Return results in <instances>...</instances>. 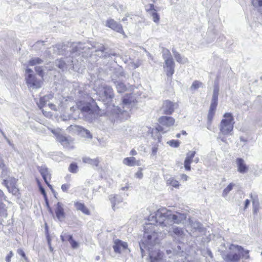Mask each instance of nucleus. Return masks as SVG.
Returning <instances> with one entry per match:
<instances>
[{
  "instance_id": "f257e3e1",
  "label": "nucleus",
  "mask_w": 262,
  "mask_h": 262,
  "mask_svg": "<svg viewBox=\"0 0 262 262\" xmlns=\"http://www.w3.org/2000/svg\"><path fill=\"white\" fill-rule=\"evenodd\" d=\"M162 234L161 232L158 231L157 225L149 223L144 227V232L141 243H140V248L142 256L145 253V250L148 251L151 262H160L161 260L162 253L156 247Z\"/></svg>"
},
{
  "instance_id": "f03ea898",
  "label": "nucleus",
  "mask_w": 262,
  "mask_h": 262,
  "mask_svg": "<svg viewBox=\"0 0 262 262\" xmlns=\"http://www.w3.org/2000/svg\"><path fill=\"white\" fill-rule=\"evenodd\" d=\"M186 214L176 212L173 214L170 210L163 208L158 210L155 214L149 216V221H155L161 226L171 225L173 223L180 224L185 220Z\"/></svg>"
},
{
  "instance_id": "7ed1b4c3",
  "label": "nucleus",
  "mask_w": 262,
  "mask_h": 262,
  "mask_svg": "<svg viewBox=\"0 0 262 262\" xmlns=\"http://www.w3.org/2000/svg\"><path fill=\"white\" fill-rule=\"evenodd\" d=\"M75 89L74 91L75 95L78 98L79 101L77 103V105L85 117H88V119H91L94 116V111L91 108V104L87 101L90 99L87 93L85 92L83 86L75 85Z\"/></svg>"
},
{
  "instance_id": "20e7f679",
  "label": "nucleus",
  "mask_w": 262,
  "mask_h": 262,
  "mask_svg": "<svg viewBox=\"0 0 262 262\" xmlns=\"http://www.w3.org/2000/svg\"><path fill=\"white\" fill-rule=\"evenodd\" d=\"M85 47L84 44L81 43H73L69 56L60 60H57L56 65L63 71L74 68V61L73 59L74 56L77 54L78 51H80V49H84Z\"/></svg>"
},
{
  "instance_id": "39448f33",
  "label": "nucleus",
  "mask_w": 262,
  "mask_h": 262,
  "mask_svg": "<svg viewBox=\"0 0 262 262\" xmlns=\"http://www.w3.org/2000/svg\"><path fill=\"white\" fill-rule=\"evenodd\" d=\"M223 117L219 125L220 134L224 135H230L234 124L233 116L230 113H226Z\"/></svg>"
},
{
  "instance_id": "423d86ee",
  "label": "nucleus",
  "mask_w": 262,
  "mask_h": 262,
  "mask_svg": "<svg viewBox=\"0 0 262 262\" xmlns=\"http://www.w3.org/2000/svg\"><path fill=\"white\" fill-rule=\"evenodd\" d=\"M82 43V42H80ZM82 44H84V46L86 47L84 49H80L79 52H80L81 50L86 51V50H89L92 48H94L95 49V52H96V55L102 58H106L110 57V56H117V54L115 53H108L106 51V49L105 48L104 45L101 43H99L98 42L94 43V45H91V47H90L88 44L85 43H82Z\"/></svg>"
},
{
  "instance_id": "0eeeda50",
  "label": "nucleus",
  "mask_w": 262,
  "mask_h": 262,
  "mask_svg": "<svg viewBox=\"0 0 262 262\" xmlns=\"http://www.w3.org/2000/svg\"><path fill=\"white\" fill-rule=\"evenodd\" d=\"M26 73L28 74V75L26 77V80L28 87L32 89H37L41 87L42 83L41 79H38L33 74V71L31 69H26Z\"/></svg>"
},
{
  "instance_id": "6e6552de",
  "label": "nucleus",
  "mask_w": 262,
  "mask_h": 262,
  "mask_svg": "<svg viewBox=\"0 0 262 262\" xmlns=\"http://www.w3.org/2000/svg\"><path fill=\"white\" fill-rule=\"evenodd\" d=\"M98 93L103 100L104 99L108 100V102L111 101L114 96L112 87L106 85H104L100 88Z\"/></svg>"
},
{
  "instance_id": "1a4fd4ad",
  "label": "nucleus",
  "mask_w": 262,
  "mask_h": 262,
  "mask_svg": "<svg viewBox=\"0 0 262 262\" xmlns=\"http://www.w3.org/2000/svg\"><path fill=\"white\" fill-rule=\"evenodd\" d=\"M67 129L69 131H72L74 133H79L84 138H87L90 139L92 138V135L90 132L80 126L71 125L68 127Z\"/></svg>"
},
{
  "instance_id": "9d476101",
  "label": "nucleus",
  "mask_w": 262,
  "mask_h": 262,
  "mask_svg": "<svg viewBox=\"0 0 262 262\" xmlns=\"http://www.w3.org/2000/svg\"><path fill=\"white\" fill-rule=\"evenodd\" d=\"M178 106L177 103L171 102L169 100L165 101L161 107V111L165 115H171Z\"/></svg>"
},
{
  "instance_id": "9b49d317",
  "label": "nucleus",
  "mask_w": 262,
  "mask_h": 262,
  "mask_svg": "<svg viewBox=\"0 0 262 262\" xmlns=\"http://www.w3.org/2000/svg\"><path fill=\"white\" fill-rule=\"evenodd\" d=\"M127 75L125 74L121 67L115 69L111 75L112 81L116 83L117 81H122L124 79L127 78Z\"/></svg>"
},
{
  "instance_id": "f8f14e48",
  "label": "nucleus",
  "mask_w": 262,
  "mask_h": 262,
  "mask_svg": "<svg viewBox=\"0 0 262 262\" xmlns=\"http://www.w3.org/2000/svg\"><path fill=\"white\" fill-rule=\"evenodd\" d=\"M170 225H168L167 226H166L167 228V229H166V232H170L171 230L172 229V232L174 234V238L175 239L178 238V241L180 242L181 239L184 238L185 235L184 230L182 228L178 227L177 226H173L172 227H170ZM161 227H164V226Z\"/></svg>"
},
{
  "instance_id": "ddd939ff",
  "label": "nucleus",
  "mask_w": 262,
  "mask_h": 262,
  "mask_svg": "<svg viewBox=\"0 0 262 262\" xmlns=\"http://www.w3.org/2000/svg\"><path fill=\"white\" fill-rule=\"evenodd\" d=\"M105 26L118 33L124 35L122 25L112 18H109L106 21Z\"/></svg>"
},
{
  "instance_id": "4468645a",
  "label": "nucleus",
  "mask_w": 262,
  "mask_h": 262,
  "mask_svg": "<svg viewBox=\"0 0 262 262\" xmlns=\"http://www.w3.org/2000/svg\"><path fill=\"white\" fill-rule=\"evenodd\" d=\"M113 248L116 253H120L127 248V244L126 242L117 239L114 241Z\"/></svg>"
},
{
  "instance_id": "2eb2a0df",
  "label": "nucleus",
  "mask_w": 262,
  "mask_h": 262,
  "mask_svg": "<svg viewBox=\"0 0 262 262\" xmlns=\"http://www.w3.org/2000/svg\"><path fill=\"white\" fill-rule=\"evenodd\" d=\"M223 258L225 262H238L241 258V255L231 251L223 254Z\"/></svg>"
},
{
  "instance_id": "dca6fc26",
  "label": "nucleus",
  "mask_w": 262,
  "mask_h": 262,
  "mask_svg": "<svg viewBox=\"0 0 262 262\" xmlns=\"http://www.w3.org/2000/svg\"><path fill=\"white\" fill-rule=\"evenodd\" d=\"M134 99L130 94L127 95L123 98L122 104L123 111L126 112L128 109H130L134 104Z\"/></svg>"
},
{
  "instance_id": "f3484780",
  "label": "nucleus",
  "mask_w": 262,
  "mask_h": 262,
  "mask_svg": "<svg viewBox=\"0 0 262 262\" xmlns=\"http://www.w3.org/2000/svg\"><path fill=\"white\" fill-rule=\"evenodd\" d=\"M229 249L230 250H233L234 249H236L237 251L241 253V257L242 256L243 258H245V259H248L250 258L249 250H244V249L242 246L232 244L230 245Z\"/></svg>"
},
{
  "instance_id": "a211bd4d",
  "label": "nucleus",
  "mask_w": 262,
  "mask_h": 262,
  "mask_svg": "<svg viewBox=\"0 0 262 262\" xmlns=\"http://www.w3.org/2000/svg\"><path fill=\"white\" fill-rule=\"evenodd\" d=\"M236 164L237 171L241 173H245L248 171V167L246 165L244 160L241 158H238L236 160Z\"/></svg>"
},
{
  "instance_id": "6ab92c4d",
  "label": "nucleus",
  "mask_w": 262,
  "mask_h": 262,
  "mask_svg": "<svg viewBox=\"0 0 262 262\" xmlns=\"http://www.w3.org/2000/svg\"><path fill=\"white\" fill-rule=\"evenodd\" d=\"M195 155V151H189L187 153L186 157L184 163V167L186 170H190V164L192 162V159L194 157Z\"/></svg>"
},
{
  "instance_id": "aec40b11",
  "label": "nucleus",
  "mask_w": 262,
  "mask_h": 262,
  "mask_svg": "<svg viewBox=\"0 0 262 262\" xmlns=\"http://www.w3.org/2000/svg\"><path fill=\"white\" fill-rule=\"evenodd\" d=\"M250 196L252 202L253 213L254 214H257L259 210V202L257 194H250Z\"/></svg>"
},
{
  "instance_id": "412c9836",
  "label": "nucleus",
  "mask_w": 262,
  "mask_h": 262,
  "mask_svg": "<svg viewBox=\"0 0 262 262\" xmlns=\"http://www.w3.org/2000/svg\"><path fill=\"white\" fill-rule=\"evenodd\" d=\"M159 122L162 125L170 127L174 123V119L171 117L162 116L159 118Z\"/></svg>"
},
{
  "instance_id": "4be33fe9",
  "label": "nucleus",
  "mask_w": 262,
  "mask_h": 262,
  "mask_svg": "<svg viewBox=\"0 0 262 262\" xmlns=\"http://www.w3.org/2000/svg\"><path fill=\"white\" fill-rule=\"evenodd\" d=\"M123 163L128 166H140V162L138 160H136L134 157L125 158L123 160Z\"/></svg>"
},
{
  "instance_id": "5701e85b",
  "label": "nucleus",
  "mask_w": 262,
  "mask_h": 262,
  "mask_svg": "<svg viewBox=\"0 0 262 262\" xmlns=\"http://www.w3.org/2000/svg\"><path fill=\"white\" fill-rule=\"evenodd\" d=\"M38 170L42 177L45 182H47L49 179H51V175L48 169L45 166H41L38 167Z\"/></svg>"
},
{
  "instance_id": "b1692460",
  "label": "nucleus",
  "mask_w": 262,
  "mask_h": 262,
  "mask_svg": "<svg viewBox=\"0 0 262 262\" xmlns=\"http://www.w3.org/2000/svg\"><path fill=\"white\" fill-rule=\"evenodd\" d=\"M109 199L111 202L112 208L114 210H115L117 205L122 202L121 197L118 195H111L109 196Z\"/></svg>"
},
{
  "instance_id": "393cba45",
  "label": "nucleus",
  "mask_w": 262,
  "mask_h": 262,
  "mask_svg": "<svg viewBox=\"0 0 262 262\" xmlns=\"http://www.w3.org/2000/svg\"><path fill=\"white\" fill-rule=\"evenodd\" d=\"M74 206L77 210L81 211L86 215L90 214V211L83 203L76 202L74 203Z\"/></svg>"
},
{
  "instance_id": "a878e982",
  "label": "nucleus",
  "mask_w": 262,
  "mask_h": 262,
  "mask_svg": "<svg viewBox=\"0 0 262 262\" xmlns=\"http://www.w3.org/2000/svg\"><path fill=\"white\" fill-rule=\"evenodd\" d=\"M166 253L169 255L173 254L175 256H183V251L181 250L180 246L178 245L175 249H168L166 250Z\"/></svg>"
},
{
  "instance_id": "bb28decb",
  "label": "nucleus",
  "mask_w": 262,
  "mask_h": 262,
  "mask_svg": "<svg viewBox=\"0 0 262 262\" xmlns=\"http://www.w3.org/2000/svg\"><path fill=\"white\" fill-rule=\"evenodd\" d=\"M55 213L58 220H60L64 217V210L60 203H57Z\"/></svg>"
},
{
  "instance_id": "cd10ccee",
  "label": "nucleus",
  "mask_w": 262,
  "mask_h": 262,
  "mask_svg": "<svg viewBox=\"0 0 262 262\" xmlns=\"http://www.w3.org/2000/svg\"><path fill=\"white\" fill-rule=\"evenodd\" d=\"M66 52V46L62 44H58L53 46V53L58 55L64 54Z\"/></svg>"
},
{
  "instance_id": "c85d7f7f",
  "label": "nucleus",
  "mask_w": 262,
  "mask_h": 262,
  "mask_svg": "<svg viewBox=\"0 0 262 262\" xmlns=\"http://www.w3.org/2000/svg\"><path fill=\"white\" fill-rule=\"evenodd\" d=\"M56 140L64 146H68L71 141L70 139L61 134L57 135Z\"/></svg>"
},
{
  "instance_id": "c756f323",
  "label": "nucleus",
  "mask_w": 262,
  "mask_h": 262,
  "mask_svg": "<svg viewBox=\"0 0 262 262\" xmlns=\"http://www.w3.org/2000/svg\"><path fill=\"white\" fill-rule=\"evenodd\" d=\"M166 184L175 188H178L180 186L179 182L171 176H166L165 178Z\"/></svg>"
},
{
  "instance_id": "7c9ffc66",
  "label": "nucleus",
  "mask_w": 262,
  "mask_h": 262,
  "mask_svg": "<svg viewBox=\"0 0 262 262\" xmlns=\"http://www.w3.org/2000/svg\"><path fill=\"white\" fill-rule=\"evenodd\" d=\"M172 52L173 56L177 62L182 64H185L188 62V60L187 58L185 57L184 56H182L178 52L175 50H172Z\"/></svg>"
},
{
  "instance_id": "2f4dec72",
  "label": "nucleus",
  "mask_w": 262,
  "mask_h": 262,
  "mask_svg": "<svg viewBox=\"0 0 262 262\" xmlns=\"http://www.w3.org/2000/svg\"><path fill=\"white\" fill-rule=\"evenodd\" d=\"M116 85V88L117 90V92L119 93H124L127 90V87L126 85L122 82V81H117L116 83H114Z\"/></svg>"
},
{
  "instance_id": "473e14b6",
  "label": "nucleus",
  "mask_w": 262,
  "mask_h": 262,
  "mask_svg": "<svg viewBox=\"0 0 262 262\" xmlns=\"http://www.w3.org/2000/svg\"><path fill=\"white\" fill-rule=\"evenodd\" d=\"M53 98V95L52 94H50L48 95H46L43 97L40 98V105L39 106L43 107L46 105L47 101H49L50 99Z\"/></svg>"
},
{
  "instance_id": "72a5a7b5",
  "label": "nucleus",
  "mask_w": 262,
  "mask_h": 262,
  "mask_svg": "<svg viewBox=\"0 0 262 262\" xmlns=\"http://www.w3.org/2000/svg\"><path fill=\"white\" fill-rule=\"evenodd\" d=\"M82 161L84 163H88L93 166H98L99 161L96 159H92L89 157H84L82 159Z\"/></svg>"
},
{
  "instance_id": "f704fd0d",
  "label": "nucleus",
  "mask_w": 262,
  "mask_h": 262,
  "mask_svg": "<svg viewBox=\"0 0 262 262\" xmlns=\"http://www.w3.org/2000/svg\"><path fill=\"white\" fill-rule=\"evenodd\" d=\"M189 223L191 227L195 230L201 231L202 228V224L196 221L190 220Z\"/></svg>"
},
{
  "instance_id": "c9c22d12",
  "label": "nucleus",
  "mask_w": 262,
  "mask_h": 262,
  "mask_svg": "<svg viewBox=\"0 0 262 262\" xmlns=\"http://www.w3.org/2000/svg\"><path fill=\"white\" fill-rule=\"evenodd\" d=\"M235 186V184L233 183H230L223 190L222 196L226 197L228 194L232 190L233 187Z\"/></svg>"
},
{
  "instance_id": "e433bc0d",
  "label": "nucleus",
  "mask_w": 262,
  "mask_h": 262,
  "mask_svg": "<svg viewBox=\"0 0 262 262\" xmlns=\"http://www.w3.org/2000/svg\"><path fill=\"white\" fill-rule=\"evenodd\" d=\"M253 6L258 8V11L262 14V0H252Z\"/></svg>"
},
{
  "instance_id": "4c0bfd02",
  "label": "nucleus",
  "mask_w": 262,
  "mask_h": 262,
  "mask_svg": "<svg viewBox=\"0 0 262 262\" xmlns=\"http://www.w3.org/2000/svg\"><path fill=\"white\" fill-rule=\"evenodd\" d=\"M162 54L163 58L164 60L172 58L170 51L167 49H163Z\"/></svg>"
},
{
  "instance_id": "58836bf2",
  "label": "nucleus",
  "mask_w": 262,
  "mask_h": 262,
  "mask_svg": "<svg viewBox=\"0 0 262 262\" xmlns=\"http://www.w3.org/2000/svg\"><path fill=\"white\" fill-rule=\"evenodd\" d=\"M162 54L163 58L164 60L172 58L170 51L167 49H163Z\"/></svg>"
},
{
  "instance_id": "ea45409f",
  "label": "nucleus",
  "mask_w": 262,
  "mask_h": 262,
  "mask_svg": "<svg viewBox=\"0 0 262 262\" xmlns=\"http://www.w3.org/2000/svg\"><path fill=\"white\" fill-rule=\"evenodd\" d=\"M166 75L168 77H171L174 72V67H164Z\"/></svg>"
},
{
  "instance_id": "a19ab883",
  "label": "nucleus",
  "mask_w": 262,
  "mask_h": 262,
  "mask_svg": "<svg viewBox=\"0 0 262 262\" xmlns=\"http://www.w3.org/2000/svg\"><path fill=\"white\" fill-rule=\"evenodd\" d=\"M203 86V83L201 81L195 80L193 82L192 85L190 86V89L191 90H195L199 89V88Z\"/></svg>"
},
{
  "instance_id": "79ce46f5",
  "label": "nucleus",
  "mask_w": 262,
  "mask_h": 262,
  "mask_svg": "<svg viewBox=\"0 0 262 262\" xmlns=\"http://www.w3.org/2000/svg\"><path fill=\"white\" fill-rule=\"evenodd\" d=\"M215 114V112L209 111L208 114V122H207V128L210 129V127L211 126V122L213 120L214 115Z\"/></svg>"
},
{
  "instance_id": "37998d69",
  "label": "nucleus",
  "mask_w": 262,
  "mask_h": 262,
  "mask_svg": "<svg viewBox=\"0 0 262 262\" xmlns=\"http://www.w3.org/2000/svg\"><path fill=\"white\" fill-rule=\"evenodd\" d=\"M17 180L14 178H10L8 179L6 182L7 187L8 185L10 186H15L17 182Z\"/></svg>"
},
{
  "instance_id": "c03bdc74",
  "label": "nucleus",
  "mask_w": 262,
  "mask_h": 262,
  "mask_svg": "<svg viewBox=\"0 0 262 262\" xmlns=\"http://www.w3.org/2000/svg\"><path fill=\"white\" fill-rule=\"evenodd\" d=\"M78 170V167L76 163H72L70 164L69 167V170L72 173H76L77 172Z\"/></svg>"
},
{
  "instance_id": "a18cd8bd",
  "label": "nucleus",
  "mask_w": 262,
  "mask_h": 262,
  "mask_svg": "<svg viewBox=\"0 0 262 262\" xmlns=\"http://www.w3.org/2000/svg\"><path fill=\"white\" fill-rule=\"evenodd\" d=\"M69 241L71 245V247L73 249H77L79 247L78 243L73 239V236H69Z\"/></svg>"
},
{
  "instance_id": "49530a36",
  "label": "nucleus",
  "mask_w": 262,
  "mask_h": 262,
  "mask_svg": "<svg viewBox=\"0 0 262 262\" xmlns=\"http://www.w3.org/2000/svg\"><path fill=\"white\" fill-rule=\"evenodd\" d=\"M42 62V60L41 59H40L38 57H36V58H33L30 60L29 65L33 66H35L36 64H40Z\"/></svg>"
},
{
  "instance_id": "de8ad7c7",
  "label": "nucleus",
  "mask_w": 262,
  "mask_h": 262,
  "mask_svg": "<svg viewBox=\"0 0 262 262\" xmlns=\"http://www.w3.org/2000/svg\"><path fill=\"white\" fill-rule=\"evenodd\" d=\"M219 93V86L217 84L214 85L213 92L212 98H218Z\"/></svg>"
},
{
  "instance_id": "09e8293b",
  "label": "nucleus",
  "mask_w": 262,
  "mask_h": 262,
  "mask_svg": "<svg viewBox=\"0 0 262 262\" xmlns=\"http://www.w3.org/2000/svg\"><path fill=\"white\" fill-rule=\"evenodd\" d=\"M151 16L152 17L153 21L156 23H158L160 20V16L159 14L156 12L154 11L151 13Z\"/></svg>"
},
{
  "instance_id": "8fccbe9b",
  "label": "nucleus",
  "mask_w": 262,
  "mask_h": 262,
  "mask_svg": "<svg viewBox=\"0 0 262 262\" xmlns=\"http://www.w3.org/2000/svg\"><path fill=\"white\" fill-rule=\"evenodd\" d=\"M7 188L10 192L12 193L13 194H16L18 191V189L16 187V186H10L8 185Z\"/></svg>"
},
{
  "instance_id": "3c124183",
  "label": "nucleus",
  "mask_w": 262,
  "mask_h": 262,
  "mask_svg": "<svg viewBox=\"0 0 262 262\" xmlns=\"http://www.w3.org/2000/svg\"><path fill=\"white\" fill-rule=\"evenodd\" d=\"M167 143L173 147H179L180 145V142L177 140H172L168 142H167Z\"/></svg>"
},
{
  "instance_id": "603ef678",
  "label": "nucleus",
  "mask_w": 262,
  "mask_h": 262,
  "mask_svg": "<svg viewBox=\"0 0 262 262\" xmlns=\"http://www.w3.org/2000/svg\"><path fill=\"white\" fill-rule=\"evenodd\" d=\"M165 61V66L164 67H174V62L173 60V58L170 59H167L164 60Z\"/></svg>"
},
{
  "instance_id": "864d4df0",
  "label": "nucleus",
  "mask_w": 262,
  "mask_h": 262,
  "mask_svg": "<svg viewBox=\"0 0 262 262\" xmlns=\"http://www.w3.org/2000/svg\"><path fill=\"white\" fill-rule=\"evenodd\" d=\"M145 10L147 12H150L151 11H156V10L155 9V6L154 4H150L147 6H145Z\"/></svg>"
},
{
  "instance_id": "5fc2aeb1",
  "label": "nucleus",
  "mask_w": 262,
  "mask_h": 262,
  "mask_svg": "<svg viewBox=\"0 0 262 262\" xmlns=\"http://www.w3.org/2000/svg\"><path fill=\"white\" fill-rule=\"evenodd\" d=\"M17 253L24 258L25 260H27V257H26L24 251L21 249H18L17 250Z\"/></svg>"
},
{
  "instance_id": "6e6d98bb",
  "label": "nucleus",
  "mask_w": 262,
  "mask_h": 262,
  "mask_svg": "<svg viewBox=\"0 0 262 262\" xmlns=\"http://www.w3.org/2000/svg\"><path fill=\"white\" fill-rule=\"evenodd\" d=\"M35 71L38 74L39 76L42 77V69L41 67H36Z\"/></svg>"
},
{
  "instance_id": "4d7b16f0",
  "label": "nucleus",
  "mask_w": 262,
  "mask_h": 262,
  "mask_svg": "<svg viewBox=\"0 0 262 262\" xmlns=\"http://www.w3.org/2000/svg\"><path fill=\"white\" fill-rule=\"evenodd\" d=\"M218 98H212L210 105L216 107L217 105Z\"/></svg>"
},
{
  "instance_id": "13d9d810",
  "label": "nucleus",
  "mask_w": 262,
  "mask_h": 262,
  "mask_svg": "<svg viewBox=\"0 0 262 262\" xmlns=\"http://www.w3.org/2000/svg\"><path fill=\"white\" fill-rule=\"evenodd\" d=\"M69 188L70 185L69 184H64L61 186V189L64 192H67Z\"/></svg>"
},
{
  "instance_id": "bf43d9fd",
  "label": "nucleus",
  "mask_w": 262,
  "mask_h": 262,
  "mask_svg": "<svg viewBox=\"0 0 262 262\" xmlns=\"http://www.w3.org/2000/svg\"><path fill=\"white\" fill-rule=\"evenodd\" d=\"M39 190H40L41 193L43 195L45 200H47V194H46L45 189L41 186H39Z\"/></svg>"
},
{
  "instance_id": "052dcab7",
  "label": "nucleus",
  "mask_w": 262,
  "mask_h": 262,
  "mask_svg": "<svg viewBox=\"0 0 262 262\" xmlns=\"http://www.w3.org/2000/svg\"><path fill=\"white\" fill-rule=\"evenodd\" d=\"M141 170V168H140V170L136 173L135 175L137 178L141 179L143 177V173Z\"/></svg>"
},
{
  "instance_id": "680f3d73",
  "label": "nucleus",
  "mask_w": 262,
  "mask_h": 262,
  "mask_svg": "<svg viewBox=\"0 0 262 262\" xmlns=\"http://www.w3.org/2000/svg\"><path fill=\"white\" fill-rule=\"evenodd\" d=\"M2 134L4 137V138L6 140V141H7L8 143L9 144V145L12 147H13L14 146V145L10 141V140L6 137V136L5 135V134L2 132Z\"/></svg>"
},
{
  "instance_id": "e2e57ef3",
  "label": "nucleus",
  "mask_w": 262,
  "mask_h": 262,
  "mask_svg": "<svg viewBox=\"0 0 262 262\" xmlns=\"http://www.w3.org/2000/svg\"><path fill=\"white\" fill-rule=\"evenodd\" d=\"M181 178L183 181H186L188 179V177L185 174H181Z\"/></svg>"
},
{
  "instance_id": "0e129e2a",
  "label": "nucleus",
  "mask_w": 262,
  "mask_h": 262,
  "mask_svg": "<svg viewBox=\"0 0 262 262\" xmlns=\"http://www.w3.org/2000/svg\"><path fill=\"white\" fill-rule=\"evenodd\" d=\"M13 255V253L12 251H11L9 255H8L6 258V260L7 262H10V258Z\"/></svg>"
},
{
  "instance_id": "69168bd1",
  "label": "nucleus",
  "mask_w": 262,
  "mask_h": 262,
  "mask_svg": "<svg viewBox=\"0 0 262 262\" xmlns=\"http://www.w3.org/2000/svg\"><path fill=\"white\" fill-rule=\"evenodd\" d=\"M250 201L248 199H247L245 201V207H244V209H246L249 206V204H250Z\"/></svg>"
},
{
  "instance_id": "338daca9",
  "label": "nucleus",
  "mask_w": 262,
  "mask_h": 262,
  "mask_svg": "<svg viewBox=\"0 0 262 262\" xmlns=\"http://www.w3.org/2000/svg\"><path fill=\"white\" fill-rule=\"evenodd\" d=\"M158 148L156 146H154L152 148V154L153 155H155L157 152Z\"/></svg>"
},
{
  "instance_id": "774afa93",
  "label": "nucleus",
  "mask_w": 262,
  "mask_h": 262,
  "mask_svg": "<svg viewBox=\"0 0 262 262\" xmlns=\"http://www.w3.org/2000/svg\"><path fill=\"white\" fill-rule=\"evenodd\" d=\"M48 106H49V107L51 109V110H56V106L55 105H54L52 103H49L48 104Z\"/></svg>"
}]
</instances>
